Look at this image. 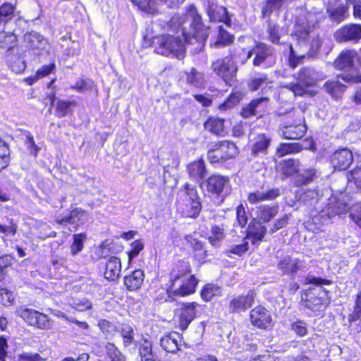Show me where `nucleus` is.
Instances as JSON below:
<instances>
[{
	"label": "nucleus",
	"instance_id": "obj_28",
	"mask_svg": "<svg viewBox=\"0 0 361 361\" xmlns=\"http://www.w3.org/2000/svg\"><path fill=\"white\" fill-rule=\"evenodd\" d=\"M180 341V335L177 333H173L161 338L160 340V345L165 351L175 353L179 350L178 342Z\"/></svg>",
	"mask_w": 361,
	"mask_h": 361
},
{
	"label": "nucleus",
	"instance_id": "obj_33",
	"mask_svg": "<svg viewBox=\"0 0 361 361\" xmlns=\"http://www.w3.org/2000/svg\"><path fill=\"white\" fill-rule=\"evenodd\" d=\"M139 354L142 361H160L152 351L151 342L146 339L140 344Z\"/></svg>",
	"mask_w": 361,
	"mask_h": 361
},
{
	"label": "nucleus",
	"instance_id": "obj_7",
	"mask_svg": "<svg viewBox=\"0 0 361 361\" xmlns=\"http://www.w3.org/2000/svg\"><path fill=\"white\" fill-rule=\"evenodd\" d=\"M297 82L290 84L287 87L295 95L302 96L306 92V88L312 87L316 83V73L310 68H302L298 74Z\"/></svg>",
	"mask_w": 361,
	"mask_h": 361
},
{
	"label": "nucleus",
	"instance_id": "obj_48",
	"mask_svg": "<svg viewBox=\"0 0 361 361\" xmlns=\"http://www.w3.org/2000/svg\"><path fill=\"white\" fill-rule=\"evenodd\" d=\"M9 160L8 146L0 139V170L5 169L8 166Z\"/></svg>",
	"mask_w": 361,
	"mask_h": 361
},
{
	"label": "nucleus",
	"instance_id": "obj_34",
	"mask_svg": "<svg viewBox=\"0 0 361 361\" xmlns=\"http://www.w3.org/2000/svg\"><path fill=\"white\" fill-rule=\"evenodd\" d=\"M278 213L277 207H270L269 205H261L257 207L256 216L263 222L269 221Z\"/></svg>",
	"mask_w": 361,
	"mask_h": 361
},
{
	"label": "nucleus",
	"instance_id": "obj_19",
	"mask_svg": "<svg viewBox=\"0 0 361 361\" xmlns=\"http://www.w3.org/2000/svg\"><path fill=\"white\" fill-rule=\"evenodd\" d=\"M131 1L134 5L138 6L140 10L147 13H154L157 11L156 5L158 4H163L169 7H172L176 4L178 0H131Z\"/></svg>",
	"mask_w": 361,
	"mask_h": 361
},
{
	"label": "nucleus",
	"instance_id": "obj_25",
	"mask_svg": "<svg viewBox=\"0 0 361 361\" xmlns=\"http://www.w3.org/2000/svg\"><path fill=\"white\" fill-rule=\"evenodd\" d=\"M144 278L143 271L137 269L124 277V284L128 290H136L141 287Z\"/></svg>",
	"mask_w": 361,
	"mask_h": 361
},
{
	"label": "nucleus",
	"instance_id": "obj_64",
	"mask_svg": "<svg viewBox=\"0 0 361 361\" xmlns=\"http://www.w3.org/2000/svg\"><path fill=\"white\" fill-rule=\"evenodd\" d=\"M73 307L78 311H85L92 308V302L87 299L75 301L72 304Z\"/></svg>",
	"mask_w": 361,
	"mask_h": 361
},
{
	"label": "nucleus",
	"instance_id": "obj_1",
	"mask_svg": "<svg viewBox=\"0 0 361 361\" xmlns=\"http://www.w3.org/2000/svg\"><path fill=\"white\" fill-rule=\"evenodd\" d=\"M170 27L173 35L157 36L153 42L154 51L159 54L181 59L185 56V44H192V40L202 44L208 37L202 17L194 5H190L183 16H173Z\"/></svg>",
	"mask_w": 361,
	"mask_h": 361
},
{
	"label": "nucleus",
	"instance_id": "obj_31",
	"mask_svg": "<svg viewBox=\"0 0 361 361\" xmlns=\"http://www.w3.org/2000/svg\"><path fill=\"white\" fill-rule=\"evenodd\" d=\"M317 176V171L314 168H309L302 173H299L293 180V184L297 186L307 185L314 181Z\"/></svg>",
	"mask_w": 361,
	"mask_h": 361
},
{
	"label": "nucleus",
	"instance_id": "obj_36",
	"mask_svg": "<svg viewBox=\"0 0 361 361\" xmlns=\"http://www.w3.org/2000/svg\"><path fill=\"white\" fill-rule=\"evenodd\" d=\"M271 82L268 79L265 74H258L255 77L250 79L248 82V87L250 90L254 92L259 88L264 90L266 87H270Z\"/></svg>",
	"mask_w": 361,
	"mask_h": 361
},
{
	"label": "nucleus",
	"instance_id": "obj_3",
	"mask_svg": "<svg viewBox=\"0 0 361 361\" xmlns=\"http://www.w3.org/2000/svg\"><path fill=\"white\" fill-rule=\"evenodd\" d=\"M212 68L227 85L233 86L236 83L238 66L231 56L216 60L212 63Z\"/></svg>",
	"mask_w": 361,
	"mask_h": 361
},
{
	"label": "nucleus",
	"instance_id": "obj_26",
	"mask_svg": "<svg viewBox=\"0 0 361 361\" xmlns=\"http://www.w3.org/2000/svg\"><path fill=\"white\" fill-rule=\"evenodd\" d=\"M24 41L27 46L33 50H40L45 47L47 40L38 32L32 31L24 35Z\"/></svg>",
	"mask_w": 361,
	"mask_h": 361
},
{
	"label": "nucleus",
	"instance_id": "obj_57",
	"mask_svg": "<svg viewBox=\"0 0 361 361\" xmlns=\"http://www.w3.org/2000/svg\"><path fill=\"white\" fill-rule=\"evenodd\" d=\"M350 322L361 320V291L357 294L354 311L349 315Z\"/></svg>",
	"mask_w": 361,
	"mask_h": 361
},
{
	"label": "nucleus",
	"instance_id": "obj_13",
	"mask_svg": "<svg viewBox=\"0 0 361 361\" xmlns=\"http://www.w3.org/2000/svg\"><path fill=\"white\" fill-rule=\"evenodd\" d=\"M250 321L252 324L262 329L272 326V317L269 312L262 306H257L251 310Z\"/></svg>",
	"mask_w": 361,
	"mask_h": 361
},
{
	"label": "nucleus",
	"instance_id": "obj_40",
	"mask_svg": "<svg viewBox=\"0 0 361 361\" xmlns=\"http://www.w3.org/2000/svg\"><path fill=\"white\" fill-rule=\"evenodd\" d=\"M324 90L335 99L338 98L343 92L345 86L337 80H329L324 85Z\"/></svg>",
	"mask_w": 361,
	"mask_h": 361
},
{
	"label": "nucleus",
	"instance_id": "obj_35",
	"mask_svg": "<svg viewBox=\"0 0 361 361\" xmlns=\"http://www.w3.org/2000/svg\"><path fill=\"white\" fill-rule=\"evenodd\" d=\"M224 121L219 118L211 117L204 123L206 130L214 134L223 135L224 133Z\"/></svg>",
	"mask_w": 361,
	"mask_h": 361
},
{
	"label": "nucleus",
	"instance_id": "obj_58",
	"mask_svg": "<svg viewBox=\"0 0 361 361\" xmlns=\"http://www.w3.org/2000/svg\"><path fill=\"white\" fill-rule=\"evenodd\" d=\"M14 296L13 292L4 288H0V302L6 306L11 305L14 302Z\"/></svg>",
	"mask_w": 361,
	"mask_h": 361
},
{
	"label": "nucleus",
	"instance_id": "obj_14",
	"mask_svg": "<svg viewBox=\"0 0 361 361\" xmlns=\"http://www.w3.org/2000/svg\"><path fill=\"white\" fill-rule=\"evenodd\" d=\"M269 103L267 97H260L252 100L247 106L243 108L241 115L243 118H248L252 116H262L266 111Z\"/></svg>",
	"mask_w": 361,
	"mask_h": 361
},
{
	"label": "nucleus",
	"instance_id": "obj_46",
	"mask_svg": "<svg viewBox=\"0 0 361 361\" xmlns=\"http://www.w3.org/2000/svg\"><path fill=\"white\" fill-rule=\"evenodd\" d=\"M221 293L220 288L214 284H207L202 290L201 296L205 301L211 300L214 296Z\"/></svg>",
	"mask_w": 361,
	"mask_h": 361
},
{
	"label": "nucleus",
	"instance_id": "obj_55",
	"mask_svg": "<svg viewBox=\"0 0 361 361\" xmlns=\"http://www.w3.org/2000/svg\"><path fill=\"white\" fill-rule=\"evenodd\" d=\"M15 37L12 35H8L5 32L0 33V51L8 50L13 47Z\"/></svg>",
	"mask_w": 361,
	"mask_h": 361
},
{
	"label": "nucleus",
	"instance_id": "obj_62",
	"mask_svg": "<svg viewBox=\"0 0 361 361\" xmlns=\"http://www.w3.org/2000/svg\"><path fill=\"white\" fill-rule=\"evenodd\" d=\"M143 248L144 244L141 240H137L131 243V250L128 252L129 259L130 260L137 257Z\"/></svg>",
	"mask_w": 361,
	"mask_h": 361
},
{
	"label": "nucleus",
	"instance_id": "obj_20",
	"mask_svg": "<svg viewBox=\"0 0 361 361\" xmlns=\"http://www.w3.org/2000/svg\"><path fill=\"white\" fill-rule=\"evenodd\" d=\"M280 195L279 188H271L267 191L257 190L249 193L247 200L250 204H255L266 200H272Z\"/></svg>",
	"mask_w": 361,
	"mask_h": 361
},
{
	"label": "nucleus",
	"instance_id": "obj_47",
	"mask_svg": "<svg viewBox=\"0 0 361 361\" xmlns=\"http://www.w3.org/2000/svg\"><path fill=\"white\" fill-rule=\"evenodd\" d=\"M86 235L84 233H79L73 235V243L71 246V252L72 255H75L82 251Z\"/></svg>",
	"mask_w": 361,
	"mask_h": 361
},
{
	"label": "nucleus",
	"instance_id": "obj_61",
	"mask_svg": "<svg viewBox=\"0 0 361 361\" xmlns=\"http://www.w3.org/2000/svg\"><path fill=\"white\" fill-rule=\"evenodd\" d=\"M236 220L238 225L242 228L247 224V217L243 204H240L236 208Z\"/></svg>",
	"mask_w": 361,
	"mask_h": 361
},
{
	"label": "nucleus",
	"instance_id": "obj_24",
	"mask_svg": "<svg viewBox=\"0 0 361 361\" xmlns=\"http://www.w3.org/2000/svg\"><path fill=\"white\" fill-rule=\"evenodd\" d=\"M190 264L187 261H180L174 265L171 271V283H176L178 280L187 278L186 276L190 273Z\"/></svg>",
	"mask_w": 361,
	"mask_h": 361
},
{
	"label": "nucleus",
	"instance_id": "obj_5",
	"mask_svg": "<svg viewBox=\"0 0 361 361\" xmlns=\"http://www.w3.org/2000/svg\"><path fill=\"white\" fill-rule=\"evenodd\" d=\"M289 116L294 118L295 120L293 122H288L286 125L281 128L283 137L289 140L302 138L307 131V126L304 123V117L299 111H293L289 114Z\"/></svg>",
	"mask_w": 361,
	"mask_h": 361
},
{
	"label": "nucleus",
	"instance_id": "obj_52",
	"mask_svg": "<svg viewBox=\"0 0 361 361\" xmlns=\"http://www.w3.org/2000/svg\"><path fill=\"white\" fill-rule=\"evenodd\" d=\"M266 227L262 224H257L251 228L249 234L252 236L253 243H255L256 241L262 240L266 233Z\"/></svg>",
	"mask_w": 361,
	"mask_h": 361
},
{
	"label": "nucleus",
	"instance_id": "obj_44",
	"mask_svg": "<svg viewBox=\"0 0 361 361\" xmlns=\"http://www.w3.org/2000/svg\"><path fill=\"white\" fill-rule=\"evenodd\" d=\"M75 105L73 101L59 100L56 106V114L59 117H64L71 112V107Z\"/></svg>",
	"mask_w": 361,
	"mask_h": 361
},
{
	"label": "nucleus",
	"instance_id": "obj_23",
	"mask_svg": "<svg viewBox=\"0 0 361 361\" xmlns=\"http://www.w3.org/2000/svg\"><path fill=\"white\" fill-rule=\"evenodd\" d=\"M121 271V262L119 258L111 257L106 262L104 277L109 281L116 280Z\"/></svg>",
	"mask_w": 361,
	"mask_h": 361
},
{
	"label": "nucleus",
	"instance_id": "obj_32",
	"mask_svg": "<svg viewBox=\"0 0 361 361\" xmlns=\"http://www.w3.org/2000/svg\"><path fill=\"white\" fill-rule=\"evenodd\" d=\"M279 169L284 176L289 177L299 171L300 162L294 159L284 160L280 164Z\"/></svg>",
	"mask_w": 361,
	"mask_h": 361
},
{
	"label": "nucleus",
	"instance_id": "obj_21",
	"mask_svg": "<svg viewBox=\"0 0 361 361\" xmlns=\"http://www.w3.org/2000/svg\"><path fill=\"white\" fill-rule=\"evenodd\" d=\"M255 301L254 293L249 292L246 295H239L230 302L229 308L232 312L244 311L252 306Z\"/></svg>",
	"mask_w": 361,
	"mask_h": 361
},
{
	"label": "nucleus",
	"instance_id": "obj_56",
	"mask_svg": "<svg viewBox=\"0 0 361 361\" xmlns=\"http://www.w3.org/2000/svg\"><path fill=\"white\" fill-rule=\"evenodd\" d=\"M349 216L357 226L361 228V203L353 204L350 207Z\"/></svg>",
	"mask_w": 361,
	"mask_h": 361
},
{
	"label": "nucleus",
	"instance_id": "obj_11",
	"mask_svg": "<svg viewBox=\"0 0 361 361\" xmlns=\"http://www.w3.org/2000/svg\"><path fill=\"white\" fill-rule=\"evenodd\" d=\"M203 2L211 20L231 25V19L225 7L219 6L216 0H203Z\"/></svg>",
	"mask_w": 361,
	"mask_h": 361
},
{
	"label": "nucleus",
	"instance_id": "obj_6",
	"mask_svg": "<svg viewBox=\"0 0 361 361\" xmlns=\"http://www.w3.org/2000/svg\"><path fill=\"white\" fill-rule=\"evenodd\" d=\"M16 314L30 326H34L41 329H49L51 328L50 320L44 313L25 307H20L16 310Z\"/></svg>",
	"mask_w": 361,
	"mask_h": 361
},
{
	"label": "nucleus",
	"instance_id": "obj_38",
	"mask_svg": "<svg viewBox=\"0 0 361 361\" xmlns=\"http://www.w3.org/2000/svg\"><path fill=\"white\" fill-rule=\"evenodd\" d=\"M354 56L353 51L345 50L342 51L334 62L335 66L339 69L350 67L353 63Z\"/></svg>",
	"mask_w": 361,
	"mask_h": 361
},
{
	"label": "nucleus",
	"instance_id": "obj_43",
	"mask_svg": "<svg viewBox=\"0 0 361 361\" xmlns=\"http://www.w3.org/2000/svg\"><path fill=\"white\" fill-rule=\"evenodd\" d=\"M14 14V6L10 3H4L0 6V23L6 24Z\"/></svg>",
	"mask_w": 361,
	"mask_h": 361
},
{
	"label": "nucleus",
	"instance_id": "obj_10",
	"mask_svg": "<svg viewBox=\"0 0 361 361\" xmlns=\"http://www.w3.org/2000/svg\"><path fill=\"white\" fill-rule=\"evenodd\" d=\"M334 38L338 42H357L361 39V25L350 23L342 26L335 32Z\"/></svg>",
	"mask_w": 361,
	"mask_h": 361
},
{
	"label": "nucleus",
	"instance_id": "obj_17",
	"mask_svg": "<svg viewBox=\"0 0 361 361\" xmlns=\"http://www.w3.org/2000/svg\"><path fill=\"white\" fill-rule=\"evenodd\" d=\"M199 306L197 302H186L183 304L179 315V327L181 330H185L191 322L196 317V307Z\"/></svg>",
	"mask_w": 361,
	"mask_h": 361
},
{
	"label": "nucleus",
	"instance_id": "obj_45",
	"mask_svg": "<svg viewBox=\"0 0 361 361\" xmlns=\"http://www.w3.org/2000/svg\"><path fill=\"white\" fill-rule=\"evenodd\" d=\"M105 350L107 357L111 361H125V356L121 353V351L115 346L114 344L108 343L105 345Z\"/></svg>",
	"mask_w": 361,
	"mask_h": 361
},
{
	"label": "nucleus",
	"instance_id": "obj_12",
	"mask_svg": "<svg viewBox=\"0 0 361 361\" xmlns=\"http://www.w3.org/2000/svg\"><path fill=\"white\" fill-rule=\"evenodd\" d=\"M207 188L208 191L218 195L227 194L231 190L229 178L227 176L213 174L207 180Z\"/></svg>",
	"mask_w": 361,
	"mask_h": 361
},
{
	"label": "nucleus",
	"instance_id": "obj_22",
	"mask_svg": "<svg viewBox=\"0 0 361 361\" xmlns=\"http://www.w3.org/2000/svg\"><path fill=\"white\" fill-rule=\"evenodd\" d=\"M197 200H200V197L196 186L188 183H185L183 189L179 192L178 202L192 201V203H193V209L197 211L198 207Z\"/></svg>",
	"mask_w": 361,
	"mask_h": 361
},
{
	"label": "nucleus",
	"instance_id": "obj_37",
	"mask_svg": "<svg viewBox=\"0 0 361 361\" xmlns=\"http://www.w3.org/2000/svg\"><path fill=\"white\" fill-rule=\"evenodd\" d=\"M179 209H181L183 215L185 217L196 218L200 214L202 206L200 200H197V209L195 210L193 208V203L192 201L188 202H178Z\"/></svg>",
	"mask_w": 361,
	"mask_h": 361
},
{
	"label": "nucleus",
	"instance_id": "obj_59",
	"mask_svg": "<svg viewBox=\"0 0 361 361\" xmlns=\"http://www.w3.org/2000/svg\"><path fill=\"white\" fill-rule=\"evenodd\" d=\"M17 225L13 221L9 225H3L0 224V233L4 234L2 238H11L16 235Z\"/></svg>",
	"mask_w": 361,
	"mask_h": 361
},
{
	"label": "nucleus",
	"instance_id": "obj_30",
	"mask_svg": "<svg viewBox=\"0 0 361 361\" xmlns=\"http://www.w3.org/2000/svg\"><path fill=\"white\" fill-rule=\"evenodd\" d=\"M270 142L271 140L264 134L257 135L252 146V154L256 157L260 153L266 154Z\"/></svg>",
	"mask_w": 361,
	"mask_h": 361
},
{
	"label": "nucleus",
	"instance_id": "obj_18",
	"mask_svg": "<svg viewBox=\"0 0 361 361\" xmlns=\"http://www.w3.org/2000/svg\"><path fill=\"white\" fill-rule=\"evenodd\" d=\"M85 216V211L80 208L73 209L68 216L64 217H57L56 222L59 224L70 225L68 229L72 231L77 229L78 227L84 224L83 217Z\"/></svg>",
	"mask_w": 361,
	"mask_h": 361
},
{
	"label": "nucleus",
	"instance_id": "obj_49",
	"mask_svg": "<svg viewBox=\"0 0 361 361\" xmlns=\"http://www.w3.org/2000/svg\"><path fill=\"white\" fill-rule=\"evenodd\" d=\"M281 28L275 24H269L267 29L268 40L273 44H280Z\"/></svg>",
	"mask_w": 361,
	"mask_h": 361
},
{
	"label": "nucleus",
	"instance_id": "obj_50",
	"mask_svg": "<svg viewBox=\"0 0 361 361\" xmlns=\"http://www.w3.org/2000/svg\"><path fill=\"white\" fill-rule=\"evenodd\" d=\"M242 95L240 93L233 92L224 103L219 104V108L221 111H226L236 105L240 101Z\"/></svg>",
	"mask_w": 361,
	"mask_h": 361
},
{
	"label": "nucleus",
	"instance_id": "obj_15",
	"mask_svg": "<svg viewBox=\"0 0 361 361\" xmlns=\"http://www.w3.org/2000/svg\"><path fill=\"white\" fill-rule=\"evenodd\" d=\"M353 156L352 152L347 148L335 151L331 157V163L336 170H345L352 164Z\"/></svg>",
	"mask_w": 361,
	"mask_h": 361
},
{
	"label": "nucleus",
	"instance_id": "obj_60",
	"mask_svg": "<svg viewBox=\"0 0 361 361\" xmlns=\"http://www.w3.org/2000/svg\"><path fill=\"white\" fill-rule=\"evenodd\" d=\"M291 329L299 336L302 337L307 333V324L302 321L298 320L291 324Z\"/></svg>",
	"mask_w": 361,
	"mask_h": 361
},
{
	"label": "nucleus",
	"instance_id": "obj_42",
	"mask_svg": "<svg viewBox=\"0 0 361 361\" xmlns=\"http://www.w3.org/2000/svg\"><path fill=\"white\" fill-rule=\"evenodd\" d=\"M224 231L218 226L212 227L211 233L208 238L209 242L212 246L219 247L224 239Z\"/></svg>",
	"mask_w": 361,
	"mask_h": 361
},
{
	"label": "nucleus",
	"instance_id": "obj_2",
	"mask_svg": "<svg viewBox=\"0 0 361 361\" xmlns=\"http://www.w3.org/2000/svg\"><path fill=\"white\" fill-rule=\"evenodd\" d=\"M295 37L297 43L295 47L289 45V66L294 68L300 64L306 54L316 53L321 47L317 35L312 32L307 22H298L295 25Z\"/></svg>",
	"mask_w": 361,
	"mask_h": 361
},
{
	"label": "nucleus",
	"instance_id": "obj_4",
	"mask_svg": "<svg viewBox=\"0 0 361 361\" xmlns=\"http://www.w3.org/2000/svg\"><path fill=\"white\" fill-rule=\"evenodd\" d=\"M238 154L235 144L228 140H222L213 144L207 152L211 163L224 162Z\"/></svg>",
	"mask_w": 361,
	"mask_h": 361
},
{
	"label": "nucleus",
	"instance_id": "obj_29",
	"mask_svg": "<svg viewBox=\"0 0 361 361\" xmlns=\"http://www.w3.org/2000/svg\"><path fill=\"white\" fill-rule=\"evenodd\" d=\"M348 8V6L341 4L337 7L328 8L327 13L331 20L339 23L349 16Z\"/></svg>",
	"mask_w": 361,
	"mask_h": 361
},
{
	"label": "nucleus",
	"instance_id": "obj_39",
	"mask_svg": "<svg viewBox=\"0 0 361 361\" xmlns=\"http://www.w3.org/2000/svg\"><path fill=\"white\" fill-rule=\"evenodd\" d=\"M303 305L314 312L321 311L326 307V300L320 296L310 295Z\"/></svg>",
	"mask_w": 361,
	"mask_h": 361
},
{
	"label": "nucleus",
	"instance_id": "obj_16",
	"mask_svg": "<svg viewBox=\"0 0 361 361\" xmlns=\"http://www.w3.org/2000/svg\"><path fill=\"white\" fill-rule=\"evenodd\" d=\"M306 267V262L299 258L286 256L278 264V268L284 274H293Z\"/></svg>",
	"mask_w": 361,
	"mask_h": 361
},
{
	"label": "nucleus",
	"instance_id": "obj_51",
	"mask_svg": "<svg viewBox=\"0 0 361 361\" xmlns=\"http://www.w3.org/2000/svg\"><path fill=\"white\" fill-rule=\"evenodd\" d=\"M187 82L195 87H200L204 84L203 75L201 73L192 69L188 74Z\"/></svg>",
	"mask_w": 361,
	"mask_h": 361
},
{
	"label": "nucleus",
	"instance_id": "obj_54",
	"mask_svg": "<svg viewBox=\"0 0 361 361\" xmlns=\"http://www.w3.org/2000/svg\"><path fill=\"white\" fill-rule=\"evenodd\" d=\"M348 184H354L358 190H361V168L354 169L348 176Z\"/></svg>",
	"mask_w": 361,
	"mask_h": 361
},
{
	"label": "nucleus",
	"instance_id": "obj_8",
	"mask_svg": "<svg viewBox=\"0 0 361 361\" xmlns=\"http://www.w3.org/2000/svg\"><path fill=\"white\" fill-rule=\"evenodd\" d=\"M273 54L274 48L272 47L264 42H256L255 46L247 52L246 59L243 61V63L254 55L255 57L252 61V64L255 66H260L265 63L267 60L272 57Z\"/></svg>",
	"mask_w": 361,
	"mask_h": 361
},
{
	"label": "nucleus",
	"instance_id": "obj_27",
	"mask_svg": "<svg viewBox=\"0 0 361 361\" xmlns=\"http://www.w3.org/2000/svg\"><path fill=\"white\" fill-rule=\"evenodd\" d=\"M188 172L190 177L197 182L201 181L206 176L207 170L202 159L195 161L188 166Z\"/></svg>",
	"mask_w": 361,
	"mask_h": 361
},
{
	"label": "nucleus",
	"instance_id": "obj_63",
	"mask_svg": "<svg viewBox=\"0 0 361 361\" xmlns=\"http://www.w3.org/2000/svg\"><path fill=\"white\" fill-rule=\"evenodd\" d=\"M121 335L123 338V343L125 346H128L133 341V330L129 326L123 327L121 329Z\"/></svg>",
	"mask_w": 361,
	"mask_h": 361
},
{
	"label": "nucleus",
	"instance_id": "obj_9",
	"mask_svg": "<svg viewBox=\"0 0 361 361\" xmlns=\"http://www.w3.org/2000/svg\"><path fill=\"white\" fill-rule=\"evenodd\" d=\"M197 284V281L195 276L190 275L181 279V284L178 287L176 283H171L167 291L169 295L184 297L195 293Z\"/></svg>",
	"mask_w": 361,
	"mask_h": 361
},
{
	"label": "nucleus",
	"instance_id": "obj_53",
	"mask_svg": "<svg viewBox=\"0 0 361 361\" xmlns=\"http://www.w3.org/2000/svg\"><path fill=\"white\" fill-rule=\"evenodd\" d=\"M289 0H268L265 7L263 8V14L269 15L273 11L279 9L284 4Z\"/></svg>",
	"mask_w": 361,
	"mask_h": 361
},
{
	"label": "nucleus",
	"instance_id": "obj_41",
	"mask_svg": "<svg viewBox=\"0 0 361 361\" xmlns=\"http://www.w3.org/2000/svg\"><path fill=\"white\" fill-rule=\"evenodd\" d=\"M302 149L300 144L293 143H281L277 147L276 152L279 157H283L291 153H297Z\"/></svg>",
	"mask_w": 361,
	"mask_h": 361
}]
</instances>
